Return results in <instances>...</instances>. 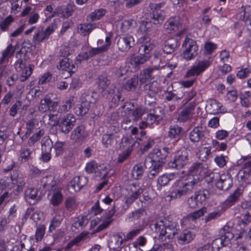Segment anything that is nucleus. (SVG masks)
Instances as JSON below:
<instances>
[{"label":"nucleus","mask_w":251,"mask_h":251,"mask_svg":"<svg viewBox=\"0 0 251 251\" xmlns=\"http://www.w3.org/2000/svg\"><path fill=\"white\" fill-rule=\"evenodd\" d=\"M199 182V178L188 176L186 179L176 180L173 184L169 196L172 199L180 198L192 191Z\"/></svg>","instance_id":"nucleus-1"},{"label":"nucleus","mask_w":251,"mask_h":251,"mask_svg":"<svg viewBox=\"0 0 251 251\" xmlns=\"http://www.w3.org/2000/svg\"><path fill=\"white\" fill-rule=\"evenodd\" d=\"M154 228L155 232L158 234L160 238L166 237L169 239H173L177 233L179 226L175 222L170 221L166 219L158 221L155 224L151 225Z\"/></svg>","instance_id":"nucleus-2"},{"label":"nucleus","mask_w":251,"mask_h":251,"mask_svg":"<svg viewBox=\"0 0 251 251\" xmlns=\"http://www.w3.org/2000/svg\"><path fill=\"white\" fill-rule=\"evenodd\" d=\"M206 179L208 182H215L216 187L222 190H227L232 185V177L228 173L222 175L217 173H211Z\"/></svg>","instance_id":"nucleus-3"},{"label":"nucleus","mask_w":251,"mask_h":251,"mask_svg":"<svg viewBox=\"0 0 251 251\" xmlns=\"http://www.w3.org/2000/svg\"><path fill=\"white\" fill-rule=\"evenodd\" d=\"M167 154H163L160 149H155L149 154L145 161L146 166H155L162 167L165 163Z\"/></svg>","instance_id":"nucleus-4"},{"label":"nucleus","mask_w":251,"mask_h":251,"mask_svg":"<svg viewBox=\"0 0 251 251\" xmlns=\"http://www.w3.org/2000/svg\"><path fill=\"white\" fill-rule=\"evenodd\" d=\"M57 28V25L55 23H52L44 30L43 28L38 29L33 37V43L35 45H39L44 40H47Z\"/></svg>","instance_id":"nucleus-5"},{"label":"nucleus","mask_w":251,"mask_h":251,"mask_svg":"<svg viewBox=\"0 0 251 251\" xmlns=\"http://www.w3.org/2000/svg\"><path fill=\"white\" fill-rule=\"evenodd\" d=\"M47 179V177L43 178L42 179V182H44L43 185L44 188L50 189L51 192V198L50 199V203L54 206L59 205L63 201V196L61 192L62 189L56 185H54V182L48 187V184L46 183V180Z\"/></svg>","instance_id":"nucleus-6"},{"label":"nucleus","mask_w":251,"mask_h":251,"mask_svg":"<svg viewBox=\"0 0 251 251\" xmlns=\"http://www.w3.org/2000/svg\"><path fill=\"white\" fill-rule=\"evenodd\" d=\"M76 123V119L75 116L72 114H67L60 120L56 121L54 125H58L60 131L68 134L73 129Z\"/></svg>","instance_id":"nucleus-7"},{"label":"nucleus","mask_w":251,"mask_h":251,"mask_svg":"<svg viewBox=\"0 0 251 251\" xmlns=\"http://www.w3.org/2000/svg\"><path fill=\"white\" fill-rule=\"evenodd\" d=\"M183 46L185 49L183 53V57L185 59L190 60L198 54V46L194 40L186 37Z\"/></svg>","instance_id":"nucleus-8"},{"label":"nucleus","mask_w":251,"mask_h":251,"mask_svg":"<svg viewBox=\"0 0 251 251\" xmlns=\"http://www.w3.org/2000/svg\"><path fill=\"white\" fill-rule=\"evenodd\" d=\"M144 87L145 103L149 106H152L156 103L158 88L153 83L147 84Z\"/></svg>","instance_id":"nucleus-9"},{"label":"nucleus","mask_w":251,"mask_h":251,"mask_svg":"<svg viewBox=\"0 0 251 251\" xmlns=\"http://www.w3.org/2000/svg\"><path fill=\"white\" fill-rule=\"evenodd\" d=\"M93 96L91 94H83L80 99V104H78L75 108V113L79 116L85 115L89 111L90 103L93 102L91 100Z\"/></svg>","instance_id":"nucleus-10"},{"label":"nucleus","mask_w":251,"mask_h":251,"mask_svg":"<svg viewBox=\"0 0 251 251\" xmlns=\"http://www.w3.org/2000/svg\"><path fill=\"white\" fill-rule=\"evenodd\" d=\"M189 156L186 151H183L180 154L175 155L174 158L168 163L171 168L181 169L189 162Z\"/></svg>","instance_id":"nucleus-11"},{"label":"nucleus","mask_w":251,"mask_h":251,"mask_svg":"<svg viewBox=\"0 0 251 251\" xmlns=\"http://www.w3.org/2000/svg\"><path fill=\"white\" fill-rule=\"evenodd\" d=\"M161 114L162 110L159 107L155 108L152 110H151L150 113H148L146 116L144 118V120L139 125V127L142 129L152 125L161 118Z\"/></svg>","instance_id":"nucleus-12"},{"label":"nucleus","mask_w":251,"mask_h":251,"mask_svg":"<svg viewBox=\"0 0 251 251\" xmlns=\"http://www.w3.org/2000/svg\"><path fill=\"white\" fill-rule=\"evenodd\" d=\"M88 181V178L85 176H75L70 182L68 190L71 193L78 192L87 184Z\"/></svg>","instance_id":"nucleus-13"},{"label":"nucleus","mask_w":251,"mask_h":251,"mask_svg":"<svg viewBox=\"0 0 251 251\" xmlns=\"http://www.w3.org/2000/svg\"><path fill=\"white\" fill-rule=\"evenodd\" d=\"M88 136L87 132L85 130V127L80 125L72 131L70 135V139L75 143L81 144L86 139Z\"/></svg>","instance_id":"nucleus-14"},{"label":"nucleus","mask_w":251,"mask_h":251,"mask_svg":"<svg viewBox=\"0 0 251 251\" xmlns=\"http://www.w3.org/2000/svg\"><path fill=\"white\" fill-rule=\"evenodd\" d=\"M118 49L122 52H126L135 45V40L130 35L121 37L117 41Z\"/></svg>","instance_id":"nucleus-15"},{"label":"nucleus","mask_w":251,"mask_h":251,"mask_svg":"<svg viewBox=\"0 0 251 251\" xmlns=\"http://www.w3.org/2000/svg\"><path fill=\"white\" fill-rule=\"evenodd\" d=\"M125 241L121 233H117L111 236L108 244L110 251H120Z\"/></svg>","instance_id":"nucleus-16"},{"label":"nucleus","mask_w":251,"mask_h":251,"mask_svg":"<svg viewBox=\"0 0 251 251\" xmlns=\"http://www.w3.org/2000/svg\"><path fill=\"white\" fill-rule=\"evenodd\" d=\"M141 43L139 48L140 54L143 53L144 55H148L151 57V52L153 49V45L150 42V39L147 36H144L140 39Z\"/></svg>","instance_id":"nucleus-17"},{"label":"nucleus","mask_w":251,"mask_h":251,"mask_svg":"<svg viewBox=\"0 0 251 251\" xmlns=\"http://www.w3.org/2000/svg\"><path fill=\"white\" fill-rule=\"evenodd\" d=\"M195 106V103H190L180 112L178 115V120L180 122H185L190 119L193 115Z\"/></svg>","instance_id":"nucleus-18"},{"label":"nucleus","mask_w":251,"mask_h":251,"mask_svg":"<svg viewBox=\"0 0 251 251\" xmlns=\"http://www.w3.org/2000/svg\"><path fill=\"white\" fill-rule=\"evenodd\" d=\"M181 26L179 18L176 16L170 18L164 24L166 30L170 33L177 31Z\"/></svg>","instance_id":"nucleus-19"},{"label":"nucleus","mask_w":251,"mask_h":251,"mask_svg":"<svg viewBox=\"0 0 251 251\" xmlns=\"http://www.w3.org/2000/svg\"><path fill=\"white\" fill-rule=\"evenodd\" d=\"M29 15L27 23L29 25H33L36 24L40 18L38 13L36 12L34 8L31 6H26L21 13V16L25 17Z\"/></svg>","instance_id":"nucleus-20"},{"label":"nucleus","mask_w":251,"mask_h":251,"mask_svg":"<svg viewBox=\"0 0 251 251\" xmlns=\"http://www.w3.org/2000/svg\"><path fill=\"white\" fill-rule=\"evenodd\" d=\"M209 65L210 63L208 61H201L199 62L198 65L193 66L187 72L186 76L187 77H191L194 75H198L209 66Z\"/></svg>","instance_id":"nucleus-21"},{"label":"nucleus","mask_w":251,"mask_h":251,"mask_svg":"<svg viewBox=\"0 0 251 251\" xmlns=\"http://www.w3.org/2000/svg\"><path fill=\"white\" fill-rule=\"evenodd\" d=\"M73 12V8L70 5H67L65 8L62 6H58L54 10L53 14L49 17L51 18L55 16H59L67 18L72 15Z\"/></svg>","instance_id":"nucleus-22"},{"label":"nucleus","mask_w":251,"mask_h":251,"mask_svg":"<svg viewBox=\"0 0 251 251\" xmlns=\"http://www.w3.org/2000/svg\"><path fill=\"white\" fill-rule=\"evenodd\" d=\"M133 187L135 188L134 191L132 194L127 197L125 201V205L123 206L122 209L120 211V214L121 215L124 214L126 211L129 205L136 200L139 196L143 192V189L142 188H138L136 190V186L135 184H133Z\"/></svg>","instance_id":"nucleus-23"},{"label":"nucleus","mask_w":251,"mask_h":251,"mask_svg":"<svg viewBox=\"0 0 251 251\" xmlns=\"http://www.w3.org/2000/svg\"><path fill=\"white\" fill-rule=\"evenodd\" d=\"M160 69L159 66L151 67L144 69L141 73L140 80L142 83H145L147 81L154 78V73Z\"/></svg>","instance_id":"nucleus-24"},{"label":"nucleus","mask_w":251,"mask_h":251,"mask_svg":"<svg viewBox=\"0 0 251 251\" xmlns=\"http://www.w3.org/2000/svg\"><path fill=\"white\" fill-rule=\"evenodd\" d=\"M12 183L17 187V190L20 191L23 189L25 182L24 175L18 171H14L11 175Z\"/></svg>","instance_id":"nucleus-25"},{"label":"nucleus","mask_w":251,"mask_h":251,"mask_svg":"<svg viewBox=\"0 0 251 251\" xmlns=\"http://www.w3.org/2000/svg\"><path fill=\"white\" fill-rule=\"evenodd\" d=\"M136 144V142L130 136H124L122 138L120 143V148L123 151L131 152L133 147Z\"/></svg>","instance_id":"nucleus-26"},{"label":"nucleus","mask_w":251,"mask_h":251,"mask_svg":"<svg viewBox=\"0 0 251 251\" xmlns=\"http://www.w3.org/2000/svg\"><path fill=\"white\" fill-rule=\"evenodd\" d=\"M150 58L148 55H144L143 53H139L138 55H133L130 58V63L134 68L138 69L142 65L145 63Z\"/></svg>","instance_id":"nucleus-27"},{"label":"nucleus","mask_w":251,"mask_h":251,"mask_svg":"<svg viewBox=\"0 0 251 251\" xmlns=\"http://www.w3.org/2000/svg\"><path fill=\"white\" fill-rule=\"evenodd\" d=\"M182 133V128L178 125H171L169 128L168 136L171 139H175L173 145L178 141Z\"/></svg>","instance_id":"nucleus-28"},{"label":"nucleus","mask_w":251,"mask_h":251,"mask_svg":"<svg viewBox=\"0 0 251 251\" xmlns=\"http://www.w3.org/2000/svg\"><path fill=\"white\" fill-rule=\"evenodd\" d=\"M189 138L194 143L203 140L204 138V132L201 127H195L190 133Z\"/></svg>","instance_id":"nucleus-29"},{"label":"nucleus","mask_w":251,"mask_h":251,"mask_svg":"<svg viewBox=\"0 0 251 251\" xmlns=\"http://www.w3.org/2000/svg\"><path fill=\"white\" fill-rule=\"evenodd\" d=\"M86 235L85 233H81L79 235L71 240L65 246L61 248L60 251H73V247L78 246L79 243L86 237Z\"/></svg>","instance_id":"nucleus-30"},{"label":"nucleus","mask_w":251,"mask_h":251,"mask_svg":"<svg viewBox=\"0 0 251 251\" xmlns=\"http://www.w3.org/2000/svg\"><path fill=\"white\" fill-rule=\"evenodd\" d=\"M177 39L175 38H170L166 40L163 48V51L166 54L172 53L177 47Z\"/></svg>","instance_id":"nucleus-31"},{"label":"nucleus","mask_w":251,"mask_h":251,"mask_svg":"<svg viewBox=\"0 0 251 251\" xmlns=\"http://www.w3.org/2000/svg\"><path fill=\"white\" fill-rule=\"evenodd\" d=\"M194 237L195 234L192 231L185 230L178 237V242L179 244L181 245L186 244L192 241Z\"/></svg>","instance_id":"nucleus-32"},{"label":"nucleus","mask_w":251,"mask_h":251,"mask_svg":"<svg viewBox=\"0 0 251 251\" xmlns=\"http://www.w3.org/2000/svg\"><path fill=\"white\" fill-rule=\"evenodd\" d=\"M96 28V24L95 23H84L78 25V31L83 36H87Z\"/></svg>","instance_id":"nucleus-33"},{"label":"nucleus","mask_w":251,"mask_h":251,"mask_svg":"<svg viewBox=\"0 0 251 251\" xmlns=\"http://www.w3.org/2000/svg\"><path fill=\"white\" fill-rule=\"evenodd\" d=\"M166 17L164 11H152L151 18L154 25H161Z\"/></svg>","instance_id":"nucleus-34"},{"label":"nucleus","mask_w":251,"mask_h":251,"mask_svg":"<svg viewBox=\"0 0 251 251\" xmlns=\"http://www.w3.org/2000/svg\"><path fill=\"white\" fill-rule=\"evenodd\" d=\"M241 194L242 192L240 189H236V190L232 194L230 195L227 199L225 201V205L227 207H230L233 205L236 202L238 201Z\"/></svg>","instance_id":"nucleus-35"},{"label":"nucleus","mask_w":251,"mask_h":251,"mask_svg":"<svg viewBox=\"0 0 251 251\" xmlns=\"http://www.w3.org/2000/svg\"><path fill=\"white\" fill-rule=\"evenodd\" d=\"M105 51H107V47L106 46L93 48L90 50L88 52L84 54L83 59L88 60L89 58Z\"/></svg>","instance_id":"nucleus-36"},{"label":"nucleus","mask_w":251,"mask_h":251,"mask_svg":"<svg viewBox=\"0 0 251 251\" xmlns=\"http://www.w3.org/2000/svg\"><path fill=\"white\" fill-rule=\"evenodd\" d=\"M194 195L199 203L201 204L209 198L210 193L207 189H201L195 192Z\"/></svg>","instance_id":"nucleus-37"},{"label":"nucleus","mask_w":251,"mask_h":251,"mask_svg":"<svg viewBox=\"0 0 251 251\" xmlns=\"http://www.w3.org/2000/svg\"><path fill=\"white\" fill-rule=\"evenodd\" d=\"M175 176L174 173L164 174L159 176L157 179V187L161 188V187L166 185L172 180Z\"/></svg>","instance_id":"nucleus-38"},{"label":"nucleus","mask_w":251,"mask_h":251,"mask_svg":"<svg viewBox=\"0 0 251 251\" xmlns=\"http://www.w3.org/2000/svg\"><path fill=\"white\" fill-rule=\"evenodd\" d=\"M105 12L106 10L103 8L96 9L87 16V21L93 22L98 20L105 15Z\"/></svg>","instance_id":"nucleus-39"},{"label":"nucleus","mask_w":251,"mask_h":251,"mask_svg":"<svg viewBox=\"0 0 251 251\" xmlns=\"http://www.w3.org/2000/svg\"><path fill=\"white\" fill-rule=\"evenodd\" d=\"M202 164L201 163H194L189 168V176H192L194 178H198L200 180L199 176L202 170Z\"/></svg>","instance_id":"nucleus-40"},{"label":"nucleus","mask_w":251,"mask_h":251,"mask_svg":"<svg viewBox=\"0 0 251 251\" xmlns=\"http://www.w3.org/2000/svg\"><path fill=\"white\" fill-rule=\"evenodd\" d=\"M144 166H146L145 163H138L133 167L131 173L133 178L139 179L142 176L144 172Z\"/></svg>","instance_id":"nucleus-41"},{"label":"nucleus","mask_w":251,"mask_h":251,"mask_svg":"<svg viewBox=\"0 0 251 251\" xmlns=\"http://www.w3.org/2000/svg\"><path fill=\"white\" fill-rule=\"evenodd\" d=\"M97 83L99 89L102 92L106 90L110 83V81L106 76L101 75L98 78Z\"/></svg>","instance_id":"nucleus-42"},{"label":"nucleus","mask_w":251,"mask_h":251,"mask_svg":"<svg viewBox=\"0 0 251 251\" xmlns=\"http://www.w3.org/2000/svg\"><path fill=\"white\" fill-rule=\"evenodd\" d=\"M210 110L213 114H217L219 113H224L225 109H222L223 105L222 103L216 100H212L210 101L209 104Z\"/></svg>","instance_id":"nucleus-43"},{"label":"nucleus","mask_w":251,"mask_h":251,"mask_svg":"<svg viewBox=\"0 0 251 251\" xmlns=\"http://www.w3.org/2000/svg\"><path fill=\"white\" fill-rule=\"evenodd\" d=\"M115 207L112 208L105 214V219L100 225L101 228H106L113 221L112 217L115 213Z\"/></svg>","instance_id":"nucleus-44"},{"label":"nucleus","mask_w":251,"mask_h":251,"mask_svg":"<svg viewBox=\"0 0 251 251\" xmlns=\"http://www.w3.org/2000/svg\"><path fill=\"white\" fill-rule=\"evenodd\" d=\"M34 66L32 64H29L28 66H26L24 69H22L21 72H19L21 74V81H25L32 74Z\"/></svg>","instance_id":"nucleus-45"},{"label":"nucleus","mask_w":251,"mask_h":251,"mask_svg":"<svg viewBox=\"0 0 251 251\" xmlns=\"http://www.w3.org/2000/svg\"><path fill=\"white\" fill-rule=\"evenodd\" d=\"M211 154V149L208 147H201L197 154L199 158L202 161H206Z\"/></svg>","instance_id":"nucleus-46"},{"label":"nucleus","mask_w":251,"mask_h":251,"mask_svg":"<svg viewBox=\"0 0 251 251\" xmlns=\"http://www.w3.org/2000/svg\"><path fill=\"white\" fill-rule=\"evenodd\" d=\"M88 223V220L86 216H80L76 218L73 226L76 229H83Z\"/></svg>","instance_id":"nucleus-47"},{"label":"nucleus","mask_w":251,"mask_h":251,"mask_svg":"<svg viewBox=\"0 0 251 251\" xmlns=\"http://www.w3.org/2000/svg\"><path fill=\"white\" fill-rule=\"evenodd\" d=\"M15 50V48L11 44L8 45L6 49L2 51L0 63H2L5 59L8 60L9 58L13 55Z\"/></svg>","instance_id":"nucleus-48"},{"label":"nucleus","mask_w":251,"mask_h":251,"mask_svg":"<svg viewBox=\"0 0 251 251\" xmlns=\"http://www.w3.org/2000/svg\"><path fill=\"white\" fill-rule=\"evenodd\" d=\"M145 113V109L141 107H138L131 111V114L129 116L133 121H138Z\"/></svg>","instance_id":"nucleus-49"},{"label":"nucleus","mask_w":251,"mask_h":251,"mask_svg":"<svg viewBox=\"0 0 251 251\" xmlns=\"http://www.w3.org/2000/svg\"><path fill=\"white\" fill-rule=\"evenodd\" d=\"M114 135L113 133L105 134L102 138V144L105 148L112 146L114 142Z\"/></svg>","instance_id":"nucleus-50"},{"label":"nucleus","mask_w":251,"mask_h":251,"mask_svg":"<svg viewBox=\"0 0 251 251\" xmlns=\"http://www.w3.org/2000/svg\"><path fill=\"white\" fill-rule=\"evenodd\" d=\"M143 230V227L142 226H139L138 227L132 229L124 236L125 240L127 241L132 240L139 235Z\"/></svg>","instance_id":"nucleus-51"},{"label":"nucleus","mask_w":251,"mask_h":251,"mask_svg":"<svg viewBox=\"0 0 251 251\" xmlns=\"http://www.w3.org/2000/svg\"><path fill=\"white\" fill-rule=\"evenodd\" d=\"M32 151L27 148H22L20 151V158L23 162H25L31 159Z\"/></svg>","instance_id":"nucleus-52"},{"label":"nucleus","mask_w":251,"mask_h":251,"mask_svg":"<svg viewBox=\"0 0 251 251\" xmlns=\"http://www.w3.org/2000/svg\"><path fill=\"white\" fill-rule=\"evenodd\" d=\"M138 83V77L136 75L128 80L125 84V89L128 91L135 89Z\"/></svg>","instance_id":"nucleus-53"},{"label":"nucleus","mask_w":251,"mask_h":251,"mask_svg":"<svg viewBox=\"0 0 251 251\" xmlns=\"http://www.w3.org/2000/svg\"><path fill=\"white\" fill-rule=\"evenodd\" d=\"M37 194V189L34 188H28L25 190V195L26 199L33 200H38Z\"/></svg>","instance_id":"nucleus-54"},{"label":"nucleus","mask_w":251,"mask_h":251,"mask_svg":"<svg viewBox=\"0 0 251 251\" xmlns=\"http://www.w3.org/2000/svg\"><path fill=\"white\" fill-rule=\"evenodd\" d=\"M49 109V97L46 96L40 101L38 110L40 112L44 113Z\"/></svg>","instance_id":"nucleus-55"},{"label":"nucleus","mask_w":251,"mask_h":251,"mask_svg":"<svg viewBox=\"0 0 251 251\" xmlns=\"http://www.w3.org/2000/svg\"><path fill=\"white\" fill-rule=\"evenodd\" d=\"M63 218L61 216L56 215L50 221L49 231L51 232L53 230L55 229L56 227L59 226Z\"/></svg>","instance_id":"nucleus-56"},{"label":"nucleus","mask_w":251,"mask_h":251,"mask_svg":"<svg viewBox=\"0 0 251 251\" xmlns=\"http://www.w3.org/2000/svg\"><path fill=\"white\" fill-rule=\"evenodd\" d=\"M73 104V102L71 100H67L59 105L57 112L60 113L68 112L71 108Z\"/></svg>","instance_id":"nucleus-57"},{"label":"nucleus","mask_w":251,"mask_h":251,"mask_svg":"<svg viewBox=\"0 0 251 251\" xmlns=\"http://www.w3.org/2000/svg\"><path fill=\"white\" fill-rule=\"evenodd\" d=\"M207 211V208L203 207L200 209L196 210L192 213L189 214L188 217L189 219L194 220L202 216Z\"/></svg>","instance_id":"nucleus-58"},{"label":"nucleus","mask_w":251,"mask_h":251,"mask_svg":"<svg viewBox=\"0 0 251 251\" xmlns=\"http://www.w3.org/2000/svg\"><path fill=\"white\" fill-rule=\"evenodd\" d=\"M45 229L46 227L44 225H40L37 227L35 235V239L36 242L42 240L45 234Z\"/></svg>","instance_id":"nucleus-59"},{"label":"nucleus","mask_w":251,"mask_h":251,"mask_svg":"<svg viewBox=\"0 0 251 251\" xmlns=\"http://www.w3.org/2000/svg\"><path fill=\"white\" fill-rule=\"evenodd\" d=\"M18 54L20 55V58H19L17 61L15 63V68L16 70V71L18 72H21L22 69H24L25 67L26 66L25 65V62L22 58V56L24 57L25 56V55L22 53L18 52V53L17 54V57H18Z\"/></svg>","instance_id":"nucleus-60"},{"label":"nucleus","mask_w":251,"mask_h":251,"mask_svg":"<svg viewBox=\"0 0 251 251\" xmlns=\"http://www.w3.org/2000/svg\"><path fill=\"white\" fill-rule=\"evenodd\" d=\"M44 131L43 129L39 130L34 134L28 140V144L29 146H33L44 135Z\"/></svg>","instance_id":"nucleus-61"},{"label":"nucleus","mask_w":251,"mask_h":251,"mask_svg":"<svg viewBox=\"0 0 251 251\" xmlns=\"http://www.w3.org/2000/svg\"><path fill=\"white\" fill-rule=\"evenodd\" d=\"M65 145L66 143L64 142L57 141L55 143L54 145V149L55 151L56 156H59L62 155Z\"/></svg>","instance_id":"nucleus-62"},{"label":"nucleus","mask_w":251,"mask_h":251,"mask_svg":"<svg viewBox=\"0 0 251 251\" xmlns=\"http://www.w3.org/2000/svg\"><path fill=\"white\" fill-rule=\"evenodd\" d=\"M223 213L222 209L220 210H215L210 213H209L207 216L205 217V221L206 222H208L212 220H214L217 219L219 217L221 216Z\"/></svg>","instance_id":"nucleus-63"},{"label":"nucleus","mask_w":251,"mask_h":251,"mask_svg":"<svg viewBox=\"0 0 251 251\" xmlns=\"http://www.w3.org/2000/svg\"><path fill=\"white\" fill-rule=\"evenodd\" d=\"M13 21V18L10 15L8 16L1 22H0V29L3 31H6Z\"/></svg>","instance_id":"nucleus-64"}]
</instances>
